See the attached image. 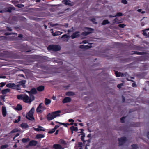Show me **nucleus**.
I'll return each instance as SVG.
<instances>
[{
  "label": "nucleus",
  "instance_id": "nucleus-18",
  "mask_svg": "<svg viewBox=\"0 0 149 149\" xmlns=\"http://www.w3.org/2000/svg\"><path fill=\"white\" fill-rule=\"evenodd\" d=\"M51 102V100L47 98H45V104L47 105L49 104Z\"/></svg>",
  "mask_w": 149,
  "mask_h": 149
},
{
  "label": "nucleus",
  "instance_id": "nucleus-37",
  "mask_svg": "<svg viewBox=\"0 0 149 149\" xmlns=\"http://www.w3.org/2000/svg\"><path fill=\"white\" fill-rule=\"evenodd\" d=\"M18 131V130L17 129H15L13 130L10 132V133H12L16 132Z\"/></svg>",
  "mask_w": 149,
  "mask_h": 149
},
{
  "label": "nucleus",
  "instance_id": "nucleus-48",
  "mask_svg": "<svg viewBox=\"0 0 149 149\" xmlns=\"http://www.w3.org/2000/svg\"><path fill=\"white\" fill-rule=\"evenodd\" d=\"M78 146L79 147H81L83 146V144L82 142H79L78 143Z\"/></svg>",
  "mask_w": 149,
  "mask_h": 149
},
{
  "label": "nucleus",
  "instance_id": "nucleus-7",
  "mask_svg": "<svg viewBox=\"0 0 149 149\" xmlns=\"http://www.w3.org/2000/svg\"><path fill=\"white\" fill-rule=\"evenodd\" d=\"M87 29H88V31L87 32L85 31L82 33L81 34L82 35L85 36L91 33V31L92 30V29L88 28H87Z\"/></svg>",
  "mask_w": 149,
  "mask_h": 149
},
{
  "label": "nucleus",
  "instance_id": "nucleus-47",
  "mask_svg": "<svg viewBox=\"0 0 149 149\" xmlns=\"http://www.w3.org/2000/svg\"><path fill=\"white\" fill-rule=\"evenodd\" d=\"M74 29L72 27L71 29H70V30H68V33H69L70 32H73L74 31Z\"/></svg>",
  "mask_w": 149,
  "mask_h": 149
},
{
  "label": "nucleus",
  "instance_id": "nucleus-30",
  "mask_svg": "<svg viewBox=\"0 0 149 149\" xmlns=\"http://www.w3.org/2000/svg\"><path fill=\"white\" fill-rule=\"evenodd\" d=\"M109 22H110L108 21V20H104L103 21V22L102 23V25H105L107 24H109Z\"/></svg>",
  "mask_w": 149,
  "mask_h": 149
},
{
  "label": "nucleus",
  "instance_id": "nucleus-43",
  "mask_svg": "<svg viewBox=\"0 0 149 149\" xmlns=\"http://www.w3.org/2000/svg\"><path fill=\"white\" fill-rule=\"evenodd\" d=\"M118 26L119 27L123 28L125 26V25L123 24H121L118 25Z\"/></svg>",
  "mask_w": 149,
  "mask_h": 149
},
{
  "label": "nucleus",
  "instance_id": "nucleus-61",
  "mask_svg": "<svg viewBox=\"0 0 149 149\" xmlns=\"http://www.w3.org/2000/svg\"><path fill=\"white\" fill-rule=\"evenodd\" d=\"M1 98L2 99H3V101H5V97H3H3H1Z\"/></svg>",
  "mask_w": 149,
  "mask_h": 149
},
{
  "label": "nucleus",
  "instance_id": "nucleus-17",
  "mask_svg": "<svg viewBox=\"0 0 149 149\" xmlns=\"http://www.w3.org/2000/svg\"><path fill=\"white\" fill-rule=\"evenodd\" d=\"M63 33V32L59 31H56L55 33H52V35L54 36H56L61 35Z\"/></svg>",
  "mask_w": 149,
  "mask_h": 149
},
{
  "label": "nucleus",
  "instance_id": "nucleus-26",
  "mask_svg": "<svg viewBox=\"0 0 149 149\" xmlns=\"http://www.w3.org/2000/svg\"><path fill=\"white\" fill-rule=\"evenodd\" d=\"M70 129L72 131H74L77 132L78 130H79L78 129V128L77 127H75L73 126H72L70 127Z\"/></svg>",
  "mask_w": 149,
  "mask_h": 149
},
{
  "label": "nucleus",
  "instance_id": "nucleus-60",
  "mask_svg": "<svg viewBox=\"0 0 149 149\" xmlns=\"http://www.w3.org/2000/svg\"><path fill=\"white\" fill-rule=\"evenodd\" d=\"M81 131L80 132H79L80 133H82V132L84 131V130L82 129H80Z\"/></svg>",
  "mask_w": 149,
  "mask_h": 149
},
{
  "label": "nucleus",
  "instance_id": "nucleus-11",
  "mask_svg": "<svg viewBox=\"0 0 149 149\" xmlns=\"http://www.w3.org/2000/svg\"><path fill=\"white\" fill-rule=\"evenodd\" d=\"M79 32L78 31L76 32L73 33L71 36V37L72 39H74L79 36Z\"/></svg>",
  "mask_w": 149,
  "mask_h": 149
},
{
  "label": "nucleus",
  "instance_id": "nucleus-62",
  "mask_svg": "<svg viewBox=\"0 0 149 149\" xmlns=\"http://www.w3.org/2000/svg\"><path fill=\"white\" fill-rule=\"evenodd\" d=\"M63 125L65 127H67V124H65L64 123H63Z\"/></svg>",
  "mask_w": 149,
  "mask_h": 149
},
{
  "label": "nucleus",
  "instance_id": "nucleus-4",
  "mask_svg": "<svg viewBox=\"0 0 149 149\" xmlns=\"http://www.w3.org/2000/svg\"><path fill=\"white\" fill-rule=\"evenodd\" d=\"M61 49V47L58 45H51L47 47V49L49 50H52L54 51H59Z\"/></svg>",
  "mask_w": 149,
  "mask_h": 149
},
{
  "label": "nucleus",
  "instance_id": "nucleus-52",
  "mask_svg": "<svg viewBox=\"0 0 149 149\" xmlns=\"http://www.w3.org/2000/svg\"><path fill=\"white\" fill-rule=\"evenodd\" d=\"M19 133H17L16 134V135H15V136L13 138V140H15V138L17 137L18 136H19Z\"/></svg>",
  "mask_w": 149,
  "mask_h": 149
},
{
  "label": "nucleus",
  "instance_id": "nucleus-49",
  "mask_svg": "<svg viewBox=\"0 0 149 149\" xmlns=\"http://www.w3.org/2000/svg\"><path fill=\"white\" fill-rule=\"evenodd\" d=\"M137 11L139 12H141V13L142 14H143L145 13V12L144 11H143L141 12L142 10L141 9H139L137 10Z\"/></svg>",
  "mask_w": 149,
  "mask_h": 149
},
{
  "label": "nucleus",
  "instance_id": "nucleus-63",
  "mask_svg": "<svg viewBox=\"0 0 149 149\" xmlns=\"http://www.w3.org/2000/svg\"><path fill=\"white\" fill-rule=\"evenodd\" d=\"M84 136H82L81 137V140L82 141H83L84 140Z\"/></svg>",
  "mask_w": 149,
  "mask_h": 149
},
{
  "label": "nucleus",
  "instance_id": "nucleus-51",
  "mask_svg": "<svg viewBox=\"0 0 149 149\" xmlns=\"http://www.w3.org/2000/svg\"><path fill=\"white\" fill-rule=\"evenodd\" d=\"M17 6L19 8H20L22 7H23L24 6L23 5L18 4L17 5Z\"/></svg>",
  "mask_w": 149,
  "mask_h": 149
},
{
  "label": "nucleus",
  "instance_id": "nucleus-64",
  "mask_svg": "<svg viewBox=\"0 0 149 149\" xmlns=\"http://www.w3.org/2000/svg\"><path fill=\"white\" fill-rule=\"evenodd\" d=\"M6 78V76H0V78Z\"/></svg>",
  "mask_w": 149,
  "mask_h": 149
},
{
  "label": "nucleus",
  "instance_id": "nucleus-33",
  "mask_svg": "<svg viewBox=\"0 0 149 149\" xmlns=\"http://www.w3.org/2000/svg\"><path fill=\"white\" fill-rule=\"evenodd\" d=\"M49 24H50L52 27H54L57 25H59L60 26H62L61 25H59V24L58 23L52 24L51 23H49Z\"/></svg>",
  "mask_w": 149,
  "mask_h": 149
},
{
  "label": "nucleus",
  "instance_id": "nucleus-54",
  "mask_svg": "<svg viewBox=\"0 0 149 149\" xmlns=\"http://www.w3.org/2000/svg\"><path fill=\"white\" fill-rule=\"evenodd\" d=\"M125 117H123L121 118V121L122 123L124 122V120L125 119Z\"/></svg>",
  "mask_w": 149,
  "mask_h": 149
},
{
  "label": "nucleus",
  "instance_id": "nucleus-29",
  "mask_svg": "<svg viewBox=\"0 0 149 149\" xmlns=\"http://www.w3.org/2000/svg\"><path fill=\"white\" fill-rule=\"evenodd\" d=\"M118 18H116L114 20V22H113V24H114L115 23L119 24L121 22L120 21L118 20Z\"/></svg>",
  "mask_w": 149,
  "mask_h": 149
},
{
  "label": "nucleus",
  "instance_id": "nucleus-38",
  "mask_svg": "<svg viewBox=\"0 0 149 149\" xmlns=\"http://www.w3.org/2000/svg\"><path fill=\"white\" fill-rule=\"evenodd\" d=\"M60 143L61 144H65L66 143L63 140L61 139L59 141Z\"/></svg>",
  "mask_w": 149,
  "mask_h": 149
},
{
  "label": "nucleus",
  "instance_id": "nucleus-50",
  "mask_svg": "<svg viewBox=\"0 0 149 149\" xmlns=\"http://www.w3.org/2000/svg\"><path fill=\"white\" fill-rule=\"evenodd\" d=\"M91 21L94 23L97 24V22H95V18H93L91 19Z\"/></svg>",
  "mask_w": 149,
  "mask_h": 149
},
{
  "label": "nucleus",
  "instance_id": "nucleus-31",
  "mask_svg": "<svg viewBox=\"0 0 149 149\" xmlns=\"http://www.w3.org/2000/svg\"><path fill=\"white\" fill-rule=\"evenodd\" d=\"M22 141L23 143H25L29 141V138H27V139L26 138H23L22 139Z\"/></svg>",
  "mask_w": 149,
  "mask_h": 149
},
{
  "label": "nucleus",
  "instance_id": "nucleus-46",
  "mask_svg": "<svg viewBox=\"0 0 149 149\" xmlns=\"http://www.w3.org/2000/svg\"><path fill=\"white\" fill-rule=\"evenodd\" d=\"M5 84H6L4 82H1V83H0V84L1 85L0 86V87H3L5 85Z\"/></svg>",
  "mask_w": 149,
  "mask_h": 149
},
{
  "label": "nucleus",
  "instance_id": "nucleus-15",
  "mask_svg": "<svg viewBox=\"0 0 149 149\" xmlns=\"http://www.w3.org/2000/svg\"><path fill=\"white\" fill-rule=\"evenodd\" d=\"M62 2L63 3L66 5H72L71 3H70V1L69 0H63Z\"/></svg>",
  "mask_w": 149,
  "mask_h": 149
},
{
  "label": "nucleus",
  "instance_id": "nucleus-35",
  "mask_svg": "<svg viewBox=\"0 0 149 149\" xmlns=\"http://www.w3.org/2000/svg\"><path fill=\"white\" fill-rule=\"evenodd\" d=\"M8 145L5 144L2 145L1 147V149H3L8 147Z\"/></svg>",
  "mask_w": 149,
  "mask_h": 149
},
{
  "label": "nucleus",
  "instance_id": "nucleus-20",
  "mask_svg": "<svg viewBox=\"0 0 149 149\" xmlns=\"http://www.w3.org/2000/svg\"><path fill=\"white\" fill-rule=\"evenodd\" d=\"M44 89V87L42 86H40L37 88L38 91H43Z\"/></svg>",
  "mask_w": 149,
  "mask_h": 149
},
{
  "label": "nucleus",
  "instance_id": "nucleus-55",
  "mask_svg": "<svg viewBox=\"0 0 149 149\" xmlns=\"http://www.w3.org/2000/svg\"><path fill=\"white\" fill-rule=\"evenodd\" d=\"M59 127V126L58 125H55V127L54 128L55 129V130H56V129L57 128Z\"/></svg>",
  "mask_w": 149,
  "mask_h": 149
},
{
  "label": "nucleus",
  "instance_id": "nucleus-1",
  "mask_svg": "<svg viewBox=\"0 0 149 149\" xmlns=\"http://www.w3.org/2000/svg\"><path fill=\"white\" fill-rule=\"evenodd\" d=\"M18 99L22 100L24 102L26 103H31L34 99L33 95H29V97L26 94L17 95Z\"/></svg>",
  "mask_w": 149,
  "mask_h": 149
},
{
  "label": "nucleus",
  "instance_id": "nucleus-42",
  "mask_svg": "<svg viewBox=\"0 0 149 149\" xmlns=\"http://www.w3.org/2000/svg\"><path fill=\"white\" fill-rule=\"evenodd\" d=\"M20 118H21L20 117V116H19L18 117V120H15L14 122V123H17V122H19V121H20Z\"/></svg>",
  "mask_w": 149,
  "mask_h": 149
},
{
  "label": "nucleus",
  "instance_id": "nucleus-53",
  "mask_svg": "<svg viewBox=\"0 0 149 149\" xmlns=\"http://www.w3.org/2000/svg\"><path fill=\"white\" fill-rule=\"evenodd\" d=\"M132 86L133 87H136L137 85L135 82H134L132 84Z\"/></svg>",
  "mask_w": 149,
  "mask_h": 149
},
{
  "label": "nucleus",
  "instance_id": "nucleus-14",
  "mask_svg": "<svg viewBox=\"0 0 149 149\" xmlns=\"http://www.w3.org/2000/svg\"><path fill=\"white\" fill-rule=\"evenodd\" d=\"M37 143V142L35 140H32L30 141L29 143V146H35Z\"/></svg>",
  "mask_w": 149,
  "mask_h": 149
},
{
  "label": "nucleus",
  "instance_id": "nucleus-57",
  "mask_svg": "<svg viewBox=\"0 0 149 149\" xmlns=\"http://www.w3.org/2000/svg\"><path fill=\"white\" fill-rule=\"evenodd\" d=\"M69 122H74V120L72 119H70L69 120Z\"/></svg>",
  "mask_w": 149,
  "mask_h": 149
},
{
  "label": "nucleus",
  "instance_id": "nucleus-16",
  "mask_svg": "<svg viewBox=\"0 0 149 149\" xmlns=\"http://www.w3.org/2000/svg\"><path fill=\"white\" fill-rule=\"evenodd\" d=\"M14 85H15V83H10L7 84L6 86L7 87L13 89Z\"/></svg>",
  "mask_w": 149,
  "mask_h": 149
},
{
  "label": "nucleus",
  "instance_id": "nucleus-9",
  "mask_svg": "<svg viewBox=\"0 0 149 149\" xmlns=\"http://www.w3.org/2000/svg\"><path fill=\"white\" fill-rule=\"evenodd\" d=\"M119 144L120 145H122L126 141V138L125 137H123L118 139Z\"/></svg>",
  "mask_w": 149,
  "mask_h": 149
},
{
  "label": "nucleus",
  "instance_id": "nucleus-8",
  "mask_svg": "<svg viewBox=\"0 0 149 149\" xmlns=\"http://www.w3.org/2000/svg\"><path fill=\"white\" fill-rule=\"evenodd\" d=\"M26 92L28 93L29 95H33L32 94H36L37 93V91L36 89L35 88H32L31 89L30 91H26Z\"/></svg>",
  "mask_w": 149,
  "mask_h": 149
},
{
  "label": "nucleus",
  "instance_id": "nucleus-3",
  "mask_svg": "<svg viewBox=\"0 0 149 149\" xmlns=\"http://www.w3.org/2000/svg\"><path fill=\"white\" fill-rule=\"evenodd\" d=\"M35 111V108L33 107L31 110L27 113L26 115V117L29 120H33L34 119L33 114Z\"/></svg>",
  "mask_w": 149,
  "mask_h": 149
},
{
  "label": "nucleus",
  "instance_id": "nucleus-24",
  "mask_svg": "<svg viewBox=\"0 0 149 149\" xmlns=\"http://www.w3.org/2000/svg\"><path fill=\"white\" fill-rule=\"evenodd\" d=\"M66 95L67 96H73L75 95V93L72 92H68L66 93Z\"/></svg>",
  "mask_w": 149,
  "mask_h": 149
},
{
  "label": "nucleus",
  "instance_id": "nucleus-32",
  "mask_svg": "<svg viewBox=\"0 0 149 149\" xmlns=\"http://www.w3.org/2000/svg\"><path fill=\"white\" fill-rule=\"evenodd\" d=\"M19 84L18 85H19V87L21 85L24 86L25 84V82L24 81H21L19 82Z\"/></svg>",
  "mask_w": 149,
  "mask_h": 149
},
{
  "label": "nucleus",
  "instance_id": "nucleus-27",
  "mask_svg": "<svg viewBox=\"0 0 149 149\" xmlns=\"http://www.w3.org/2000/svg\"><path fill=\"white\" fill-rule=\"evenodd\" d=\"M44 135L42 134H38L36 136V138L37 139H40L44 137Z\"/></svg>",
  "mask_w": 149,
  "mask_h": 149
},
{
  "label": "nucleus",
  "instance_id": "nucleus-2",
  "mask_svg": "<svg viewBox=\"0 0 149 149\" xmlns=\"http://www.w3.org/2000/svg\"><path fill=\"white\" fill-rule=\"evenodd\" d=\"M60 113L61 111L59 110L49 113L47 116V119L49 120H51L56 117L59 116Z\"/></svg>",
  "mask_w": 149,
  "mask_h": 149
},
{
  "label": "nucleus",
  "instance_id": "nucleus-10",
  "mask_svg": "<svg viewBox=\"0 0 149 149\" xmlns=\"http://www.w3.org/2000/svg\"><path fill=\"white\" fill-rule=\"evenodd\" d=\"M53 147L55 149H63L64 148H63L60 145L58 144H55L53 145Z\"/></svg>",
  "mask_w": 149,
  "mask_h": 149
},
{
  "label": "nucleus",
  "instance_id": "nucleus-56",
  "mask_svg": "<svg viewBox=\"0 0 149 149\" xmlns=\"http://www.w3.org/2000/svg\"><path fill=\"white\" fill-rule=\"evenodd\" d=\"M134 54L139 55L141 54V53L139 52H136L134 53Z\"/></svg>",
  "mask_w": 149,
  "mask_h": 149
},
{
  "label": "nucleus",
  "instance_id": "nucleus-6",
  "mask_svg": "<svg viewBox=\"0 0 149 149\" xmlns=\"http://www.w3.org/2000/svg\"><path fill=\"white\" fill-rule=\"evenodd\" d=\"M2 113L3 117H5L7 114V111L6 107L5 106H3L2 107Z\"/></svg>",
  "mask_w": 149,
  "mask_h": 149
},
{
  "label": "nucleus",
  "instance_id": "nucleus-19",
  "mask_svg": "<svg viewBox=\"0 0 149 149\" xmlns=\"http://www.w3.org/2000/svg\"><path fill=\"white\" fill-rule=\"evenodd\" d=\"M10 90L8 89H6L2 90L1 91L2 93L3 94H6L7 93L10 92Z\"/></svg>",
  "mask_w": 149,
  "mask_h": 149
},
{
  "label": "nucleus",
  "instance_id": "nucleus-36",
  "mask_svg": "<svg viewBox=\"0 0 149 149\" xmlns=\"http://www.w3.org/2000/svg\"><path fill=\"white\" fill-rule=\"evenodd\" d=\"M123 15V14L121 13L118 12L115 16V17L116 16H121Z\"/></svg>",
  "mask_w": 149,
  "mask_h": 149
},
{
  "label": "nucleus",
  "instance_id": "nucleus-40",
  "mask_svg": "<svg viewBox=\"0 0 149 149\" xmlns=\"http://www.w3.org/2000/svg\"><path fill=\"white\" fill-rule=\"evenodd\" d=\"M132 149H136L138 148L137 146L136 145H132Z\"/></svg>",
  "mask_w": 149,
  "mask_h": 149
},
{
  "label": "nucleus",
  "instance_id": "nucleus-58",
  "mask_svg": "<svg viewBox=\"0 0 149 149\" xmlns=\"http://www.w3.org/2000/svg\"><path fill=\"white\" fill-rule=\"evenodd\" d=\"M58 131H59L58 130H56V132L55 133V135H56L58 134Z\"/></svg>",
  "mask_w": 149,
  "mask_h": 149
},
{
  "label": "nucleus",
  "instance_id": "nucleus-28",
  "mask_svg": "<svg viewBox=\"0 0 149 149\" xmlns=\"http://www.w3.org/2000/svg\"><path fill=\"white\" fill-rule=\"evenodd\" d=\"M91 46H85L84 45H81L79 47L81 48H85L87 49L91 48Z\"/></svg>",
  "mask_w": 149,
  "mask_h": 149
},
{
  "label": "nucleus",
  "instance_id": "nucleus-5",
  "mask_svg": "<svg viewBox=\"0 0 149 149\" xmlns=\"http://www.w3.org/2000/svg\"><path fill=\"white\" fill-rule=\"evenodd\" d=\"M42 103L40 104L36 109V111L38 113H42L45 109L46 108L42 105Z\"/></svg>",
  "mask_w": 149,
  "mask_h": 149
},
{
  "label": "nucleus",
  "instance_id": "nucleus-25",
  "mask_svg": "<svg viewBox=\"0 0 149 149\" xmlns=\"http://www.w3.org/2000/svg\"><path fill=\"white\" fill-rule=\"evenodd\" d=\"M22 108V106L20 104H18L16 107L15 108V109L17 110H21Z\"/></svg>",
  "mask_w": 149,
  "mask_h": 149
},
{
  "label": "nucleus",
  "instance_id": "nucleus-22",
  "mask_svg": "<svg viewBox=\"0 0 149 149\" xmlns=\"http://www.w3.org/2000/svg\"><path fill=\"white\" fill-rule=\"evenodd\" d=\"M21 127L22 128H28L29 126L26 123H22L21 125Z\"/></svg>",
  "mask_w": 149,
  "mask_h": 149
},
{
  "label": "nucleus",
  "instance_id": "nucleus-12",
  "mask_svg": "<svg viewBox=\"0 0 149 149\" xmlns=\"http://www.w3.org/2000/svg\"><path fill=\"white\" fill-rule=\"evenodd\" d=\"M33 128L35 130L37 131H45V130L42 127L40 126H38V127L37 128L33 127Z\"/></svg>",
  "mask_w": 149,
  "mask_h": 149
},
{
  "label": "nucleus",
  "instance_id": "nucleus-13",
  "mask_svg": "<svg viewBox=\"0 0 149 149\" xmlns=\"http://www.w3.org/2000/svg\"><path fill=\"white\" fill-rule=\"evenodd\" d=\"M71 101V98L68 97L65 98L63 100L62 102L63 103H66L70 102Z\"/></svg>",
  "mask_w": 149,
  "mask_h": 149
},
{
  "label": "nucleus",
  "instance_id": "nucleus-59",
  "mask_svg": "<svg viewBox=\"0 0 149 149\" xmlns=\"http://www.w3.org/2000/svg\"><path fill=\"white\" fill-rule=\"evenodd\" d=\"M82 43L84 44H86L87 43V41L86 40H84L82 42Z\"/></svg>",
  "mask_w": 149,
  "mask_h": 149
},
{
  "label": "nucleus",
  "instance_id": "nucleus-39",
  "mask_svg": "<svg viewBox=\"0 0 149 149\" xmlns=\"http://www.w3.org/2000/svg\"><path fill=\"white\" fill-rule=\"evenodd\" d=\"M55 131V129L53 128L52 130L49 131L48 132V133L52 134Z\"/></svg>",
  "mask_w": 149,
  "mask_h": 149
},
{
  "label": "nucleus",
  "instance_id": "nucleus-34",
  "mask_svg": "<svg viewBox=\"0 0 149 149\" xmlns=\"http://www.w3.org/2000/svg\"><path fill=\"white\" fill-rule=\"evenodd\" d=\"M146 30H146V29L143 30V35L144 36H146V37H147L148 36V34H147V33L146 32Z\"/></svg>",
  "mask_w": 149,
  "mask_h": 149
},
{
  "label": "nucleus",
  "instance_id": "nucleus-44",
  "mask_svg": "<svg viewBox=\"0 0 149 149\" xmlns=\"http://www.w3.org/2000/svg\"><path fill=\"white\" fill-rule=\"evenodd\" d=\"M123 85V84H118L117 85V87L119 88H120Z\"/></svg>",
  "mask_w": 149,
  "mask_h": 149
},
{
  "label": "nucleus",
  "instance_id": "nucleus-21",
  "mask_svg": "<svg viewBox=\"0 0 149 149\" xmlns=\"http://www.w3.org/2000/svg\"><path fill=\"white\" fill-rule=\"evenodd\" d=\"M115 74L117 77H119L120 76L123 77L124 75V74L123 73L120 72H118L117 71L115 72Z\"/></svg>",
  "mask_w": 149,
  "mask_h": 149
},
{
  "label": "nucleus",
  "instance_id": "nucleus-41",
  "mask_svg": "<svg viewBox=\"0 0 149 149\" xmlns=\"http://www.w3.org/2000/svg\"><path fill=\"white\" fill-rule=\"evenodd\" d=\"M68 37L69 36H67V35L64 34L61 37V38H68Z\"/></svg>",
  "mask_w": 149,
  "mask_h": 149
},
{
  "label": "nucleus",
  "instance_id": "nucleus-45",
  "mask_svg": "<svg viewBox=\"0 0 149 149\" xmlns=\"http://www.w3.org/2000/svg\"><path fill=\"white\" fill-rule=\"evenodd\" d=\"M121 2L125 4H127V1L126 0H122Z\"/></svg>",
  "mask_w": 149,
  "mask_h": 149
},
{
  "label": "nucleus",
  "instance_id": "nucleus-23",
  "mask_svg": "<svg viewBox=\"0 0 149 149\" xmlns=\"http://www.w3.org/2000/svg\"><path fill=\"white\" fill-rule=\"evenodd\" d=\"M13 89L19 90L21 89L19 87V85H16L15 84L14 86H13Z\"/></svg>",
  "mask_w": 149,
  "mask_h": 149
}]
</instances>
